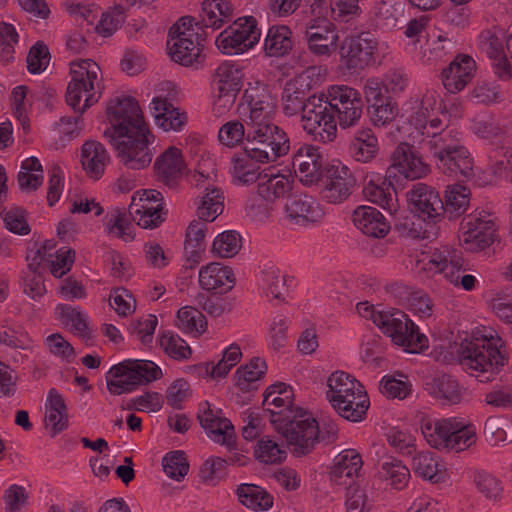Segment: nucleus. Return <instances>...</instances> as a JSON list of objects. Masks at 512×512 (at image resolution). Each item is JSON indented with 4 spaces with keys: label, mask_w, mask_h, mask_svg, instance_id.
<instances>
[{
    "label": "nucleus",
    "mask_w": 512,
    "mask_h": 512,
    "mask_svg": "<svg viewBox=\"0 0 512 512\" xmlns=\"http://www.w3.org/2000/svg\"><path fill=\"white\" fill-rule=\"evenodd\" d=\"M375 325L390 337L394 344L403 347L408 353H419L428 347L427 337L420 333L418 326L399 309L382 310Z\"/></svg>",
    "instance_id": "obj_8"
},
{
    "label": "nucleus",
    "mask_w": 512,
    "mask_h": 512,
    "mask_svg": "<svg viewBox=\"0 0 512 512\" xmlns=\"http://www.w3.org/2000/svg\"><path fill=\"white\" fill-rule=\"evenodd\" d=\"M327 386V399L330 404L335 402L344 403L345 397L351 395H358V393L364 391L362 384L354 377L343 371H336L332 373L328 380Z\"/></svg>",
    "instance_id": "obj_30"
},
{
    "label": "nucleus",
    "mask_w": 512,
    "mask_h": 512,
    "mask_svg": "<svg viewBox=\"0 0 512 512\" xmlns=\"http://www.w3.org/2000/svg\"><path fill=\"white\" fill-rule=\"evenodd\" d=\"M331 101L327 95L314 94L306 104L301 116L304 130L312 135L316 141L326 143L336 137L337 127L331 108Z\"/></svg>",
    "instance_id": "obj_9"
},
{
    "label": "nucleus",
    "mask_w": 512,
    "mask_h": 512,
    "mask_svg": "<svg viewBox=\"0 0 512 512\" xmlns=\"http://www.w3.org/2000/svg\"><path fill=\"white\" fill-rule=\"evenodd\" d=\"M239 501L254 511H265L272 507L273 496L255 484H241L237 488Z\"/></svg>",
    "instance_id": "obj_40"
},
{
    "label": "nucleus",
    "mask_w": 512,
    "mask_h": 512,
    "mask_svg": "<svg viewBox=\"0 0 512 512\" xmlns=\"http://www.w3.org/2000/svg\"><path fill=\"white\" fill-rule=\"evenodd\" d=\"M379 474L382 479L389 481L390 486L397 490L403 489L410 478L409 469L395 458H389L383 462Z\"/></svg>",
    "instance_id": "obj_47"
},
{
    "label": "nucleus",
    "mask_w": 512,
    "mask_h": 512,
    "mask_svg": "<svg viewBox=\"0 0 512 512\" xmlns=\"http://www.w3.org/2000/svg\"><path fill=\"white\" fill-rule=\"evenodd\" d=\"M450 423L451 429L449 428L440 442V449L446 448L459 452L475 442V432L471 426H465L456 419H450Z\"/></svg>",
    "instance_id": "obj_37"
},
{
    "label": "nucleus",
    "mask_w": 512,
    "mask_h": 512,
    "mask_svg": "<svg viewBox=\"0 0 512 512\" xmlns=\"http://www.w3.org/2000/svg\"><path fill=\"white\" fill-rule=\"evenodd\" d=\"M413 471L432 483L440 481L439 462L433 452H420L413 458Z\"/></svg>",
    "instance_id": "obj_48"
},
{
    "label": "nucleus",
    "mask_w": 512,
    "mask_h": 512,
    "mask_svg": "<svg viewBox=\"0 0 512 512\" xmlns=\"http://www.w3.org/2000/svg\"><path fill=\"white\" fill-rule=\"evenodd\" d=\"M160 346L163 348L164 352L174 360H187L192 354V350L185 340L170 331L162 333Z\"/></svg>",
    "instance_id": "obj_51"
},
{
    "label": "nucleus",
    "mask_w": 512,
    "mask_h": 512,
    "mask_svg": "<svg viewBox=\"0 0 512 512\" xmlns=\"http://www.w3.org/2000/svg\"><path fill=\"white\" fill-rule=\"evenodd\" d=\"M498 343H501V339L492 336L489 339L484 337L462 342L459 350L461 365L479 371L477 378L480 382L492 381L507 361L502 345Z\"/></svg>",
    "instance_id": "obj_2"
},
{
    "label": "nucleus",
    "mask_w": 512,
    "mask_h": 512,
    "mask_svg": "<svg viewBox=\"0 0 512 512\" xmlns=\"http://www.w3.org/2000/svg\"><path fill=\"white\" fill-rule=\"evenodd\" d=\"M474 482L479 492L489 500H497L502 492L499 480L485 471L476 472Z\"/></svg>",
    "instance_id": "obj_62"
},
{
    "label": "nucleus",
    "mask_w": 512,
    "mask_h": 512,
    "mask_svg": "<svg viewBox=\"0 0 512 512\" xmlns=\"http://www.w3.org/2000/svg\"><path fill=\"white\" fill-rule=\"evenodd\" d=\"M185 168L182 152L175 146L167 148L154 163L156 179L169 188L177 186Z\"/></svg>",
    "instance_id": "obj_20"
},
{
    "label": "nucleus",
    "mask_w": 512,
    "mask_h": 512,
    "mask_svg": "<svg viewBox=\"0 0 512 512\" xmlns=\"http://www.w3.org/2000/svg\"><path fill=\"white\" fill-rule=\"evenodd\" d=\"M163 196L156 190H143L139 198L132 197L129 214L144 229H154L165 220Z\"/></svg>",
    "instance_id": "obj_14"
},
{
    "label": "nucleus",
    "mask_w": 512,
    "mask_h": 512,
    "mask_svg": "<svg viewBox=\"0 0 512 512\" xmlns=\"http://www.w3.org/2000/svg\"><path fill=\"white\" fill-rule=\"evenodd\" d=\"M362 465L363 462L359 453L353 449L345 450L330 473L331 480L337 485L352 484L353 476H358Z\"/></svg>",
    "instance_id": "obj_33"
},
{
    "label": "nucleus",
    "mask_w": 512,
    "mask_h": 512,
    "mask_svg": "<svg viewBox=\"0 0 512 512\" xmlns=\"http://www.w3.org/2000/svg\"><path fill=\"white\" fill-rule=\"evenodd\" d=\"M247 129L243 151L258 162H274L290 150L286 132L274 122Z\"/></svg>",
    "instance_id": "obj_6"
},
{
    "label": "nucleus",
    "mask_w": 512,
    "mask_h": 512,
    "mask_svg": "<svg viewBox=\"0 0 512 512\" xmlns=\"http://www.w3.org/2000/svg\"><path fill=\"white\" fill-rule=\"evenodd\" d=\"M436 164L438 169L450 177L468 180L473 176V159L462 145L441 156Z\"/></svg>",
    "instance_id": "obj_26"
},
{
    "label": "nucleus",
    "mask_w": 512,
    "mask_h": 512,
    "mask_svg": "<svg viewBox=\"0 0 512 512\" xmlns=\"http://www.w3.org/2000/svg\"><path fill=\"white\" fill-rule=\"evenodd\" d=\"M100 67L92 59H82L70 63L71 81L66 90V102L75 111L83 114L98 102L101 93L96 96L94 82L98 78Z\"/></svg>",
    "instance_id": "obj_7"
},
{
    "label": "nucleus",
    "mask_w": 512,
    "mask_h": 512,
    "mask_svg": "<svg viewBox=\"0 0 512 512\" xmlns=\"http://www.w3.org/2000/svg\"><path fill=\"white\" fill-rule=\"evenodd\" d=\"M271 423L285 438L290 453L295 457L310 454L318 443L317 420L306 416L302 408L296 407L292 417L272 419Z\"/></svg>",
    "instance_id": "obj_3"
},
{
    "label": "nucleus",
    "mask_w": 512,
    "mask_h": 512,
    "mask_svg": "<svg viewBox=\"0 0 512 512\" xmlns=\"http://www.w3.org/2000/svg\"><path fill=\"white\" fill-rule=\"evenodd\" d=\"M411 204V211L417 214L424 222L436 224L445 215L444 201L435 189L423 183L413 185L407 193Z\"/></svg>",
    "instance_id": "obj_15"
},
{
    "label": "nucleus",
    "mask_w": 512,
    "mask_h": 512,
    "mask_svg": "<svg viewBox=\"0 0 512 512\" xmlns=\"http://www.w3.org/2000/svg\"><path fill=\"white\" fill-rule=\"evenodd\" d=\"M258 161L250 157L247 152H243L242 155L233 158V178L242 185H249L257 182L262 177V173L259 171L260 167Z\"/></svg>",
    "instance_id": "obj_44"
},
{
    "label": "nucleus",
    "mask_w": 512,
    "mask_h": 512,
    "mask_svg": "<svg viewBox=\"0 0 512 512\" xmlns=\"http://www.w3.org/2000/svg\"><path fill=\"white\" fill-rule=\"evenodd\" d=\"M178 327L187 333L202 334L207 327L205 316L197 308L182 307L177 312Z\"/></svg>",
    "instance_id": "obj_50"
},
{
    "label": "nucleus",
    "mask_w": 512,
    "mask_h": 512,
    "mask_svg": "<svg viewBox=\"0 0 512 512\" xmlns=\"http://www.w3.org/2000/svg\"><path fill=\"white\" fill-rule=\"evenodd\" d=\"M110 157L97 141H86L81 149V163L90 178L98 180L104 173Z\"/></svg>",
    "instance_id": "obj_29"
},
{
    "label": "nucleus",
    "mask_w": 512,
    "mask_h": 512,
    "mask_svg": "<svg viewBox=\"0 0 512 512\" xmlns=\"http://www.w3.org/2000/svg\"><path fill=\"white\" fill-rule=\"evenodd\" d=\"M426 390L436 399L448 404H457L462 399L461 388L451 375L442 374L426 382Z\"/></svg>",
    "instance_id": "obj_34"
},
{
    "label": "nucleus",
    "mask_w": 512,
    "mask_h": 512,
    "mask_svg": "<svg viewBox=\"0 0 512 512\" xmlns=\"http://www.w3.org/2000/svg\"><path fill=\"white\" fill-rule=\"evenodd\" d=\"M234 16V7L227 0H204L202 3L201 20L195 19L198 30L211 28L215 31L224 23L230 22Z\"/></svg>",
    "instance_id": "obj_27"
},
{
    "label": "nucleus",
    "mask_w": 512,
    "mask_h": 512,
    "mask_svg": "<svg viewBox=\"0 0 512 512\" xmlns=\"http://www.w3.org/2000/svg\"><path fill=\"white\" fill-rule=\"evenodd\" d=\"M18 42V34L12 24L0 23V60L8 63L13 59L14 45Z\"/></svg>",
    "instance_id": "obj_59"
},
{
    "label": "nucleus",
    "mask_w": 512,
    "mask_h": 512,
    "mask_svg": "<svg viewBox=\"0 0 512 512\" xmlns=\"http://www.w3.org/2000/svg\"><path fill=\"white\" fill-rule=\"evenodd\" d=\"M378 42L369 32L346 37L339 46L340 62L348 71L363 70L375 62Z\"/></svg>",
    "instance_id": "obj_11"
},
{
    "label": "nucleus",
    "mask_w": 512,
    "mask_h": 512,
    "mask_svg": "<svg viewBox=\"0 0 512 512\" xmlns=\"http://www.w3.org/2000/svg\"><path fill=\"white\" fill-rule=\"evenodd\" d=\"M463 243L470 244L471 250H483L489 247L495 239V224L491 219L481 216H468L461 222Z\"/></svg>",
    "instance_id": "obj_21"
},
{
    "label": "nucleus",
    "mask_w": 512,
    "mask_h": 512,
    "mask_svg": "<svg viewBox=\"0 0 512 512\" xmlns=\"http://www.w3.org/2000/svg\"><path fill=\"white\" fill-rule=\"evenodd\" d=\"M124 22V8L116 5L111 12L102 14L101 19L95 26V31L103 36H111L118 27Z\"/></svg>",
    "instance_id": "obj_58"
},
{
    "label": "nucleus",
    "mask_w": 512,
    "mask_h": 512,
    "mask_svg": "<svg viewBox=\"0 0 512 512\" xmlns=\"http://www.w3.org/2000/svg\"><path fill=\"white\" fill-rule=\"evenodd\" d=\"M387 178L399 173L406 179L415 180L426 176L429 166L422 160L416 148L408 143H400L392 152Z\"/></svg>",
    "instance_id": "obj_16"
},
{
    "label": "nucleus",
    "mask_w": 512,
    "mask_h": 512,
    "mask_svg": "<svg viewBox=\"0 0 512 512\" xmlns=\"http://www.w3.org/2000/svg\"><path fill=\"white\" fill-rule=\"evenodd\" d=\"M327 99L331 101V110L342 128L357 124L362 115L363 102L360 93L346 85H334L327 90Z\"/></svg>",
    "instance_id": "obj_13"
},
{
    "label": "nucleus",
    "mask_w": 512,
    "mask_h": 512,
    "mask_svg": "<svg viewBox=\"0 0 512 512\" xmlns=\"http://www.w3.org/2000/svg\"><path fill=\"white\" fill-rule=\"evenodd\" d=\"M195 18L191 16L181 17L169 30L170 40L168 41V50L171 59L183 66H192L200 64L204 55H202L203 41L206 31H194Z\"/></svg>",
    "instance_id": "obj_4"
},
{
    "label": "nucleus",
    "mask_w": 512,
    "mask_h": 512,
    "mask_svg": "<svg viewBox=\"0 0 512 512\" xmlns=\"http://www.w3.org/2000/svg\"><path fill=\"white\" fill-rule=\"evenodd\" d=\"M304 37L309 51L314 55L329 56L337 48L338 34L326 19L314 20L305 28Z\"/></svg>",
    "instance_id": "obj_19"
},
{
    "label": "nucleus",
    "mask_w": 512,
    "mask_h": 512,
    "mask_svg": "<svg viewBox=\"0 0 512 512\" xmlns=\"http://www.w3.org/2000/svg\"><path fill=\"white\" fill-rule=\"evenodd\" d=\"M292 189V182L284 175H268L264 173L257 183V194L271 205L284 197Z\"/></svg>",
    "instance_id": "obj_35"
},
{
    "label": "nucleus",
    "mask_w": 512,
    "mask_h": 512,
    "mask_svg": "<svg viewBox=\"0 0 512 512\" xmlns=\"http://www.w3.org/2000/svg\"><path fill=\"white\" fill-rule=\"evenodd\" d=\"M113 379H107L106 385L112 395H122L136 390L162 377V370L149 360L126 359L108 372Z\"/></svg>",
    "instance_id": "obj_5"
},
{
    "label": "nucleus",
    "mask_w": 512,
    "mask_h": 512,
    "mask_svg": "<svg viewBox=\"0 0 512 512\" xmlns=\"http://www.w3.org/2000/svg\"><path fill=\"white\" fill-rule=\"evenodd\" d=\"M242 71L230 63H222L215 71L214 85L218 92L238 95L242 87Z\"/></svg>",
    "instance_id": "obj_41"
},
{
    "label": "nucleus",
    "mask_w": 512,
    "mask_h": 512,
    "mask_svg": "<svg viewBox=\"0 0 512 512\" xmlns=\"http://www.w3.org/2000/svg\"><path fill=\"white\" fill-rule=\"evenodd\" d=\"M470 200V190L462 185H448L445 191L444 208L448 218L460 217L467 209Z\"/></svg>",
    "instance_id": "obj_42"
},
{
    "label": "nucleus",
    "mask_w": 512,
    "mask_h": 512,
    "mask_svg": "<svg viewBox=\"0 0 512 512\" xmlns=\"http://www.w3.org/2000/svg\"><path fill=\"white\" fill-rule=\"evenodd\" d=\"M241 248V237L235 231H226L218 235L212 245V252L221 258L236 255Z\"/></svg>",
    "instance_id": "obj_54"
},
{
    "label": "nucleus",
    "mask_w": 512,
    "mask_h": 512,
    "mask_svg": "<svg viewBox=\"0 0 512 512\" xmlns=\"http://www.w3.org/2000/svg\"><path fill=\"white\" fill-rule=\"evenodd\" d=\"M429 150L437 160L446 153L460 146L453 130L442 129L440 132H431V139L427 142Z\"/></svg>",
    "instance_id": "obj_49"
},
{
    "label": "nucleus",
    "mask_w": 512,
    "mask_h": 512,
    "mask_svg": "<svg viewBox=\"0 0 512 512\" xmlns=\"http://www.w3.org/2000/svg\"><path fill=\"white\" fill-rule=\"evenodd\" d=\"M50 60L49 49L42 41L36 42L27 55V69L32 74H38L46 69Z\"/></svg>",
    "instance_id": "obj_60"
},
{
    "label": "nucleus",
    "mask_w": 512,
    "mask_h": 512,
    "mask_svg": "<svg viewBox=\"0 0 512 512\" xmlns=\"http://www.w3.org/2000/svg\"><path fill=\"white\" fill-rule=\"evenodd\" d=\"M261 32L252 16L238 18L216 38L215 44L224 54H242L260 39Z\"/></svg>",
    "instance_id": "obj_10"
},
{
    "label": "nucleus",
    "mask_w": 512,
    "mask_h": 512,
    "mask_svg": "<svg viewBox=\"0 0 512 512\" xmlns=\"http://www.w3.org/2000/svg\"><path fill=\"white\" fill-rule=\"evenodd\" d=\"M476 63L472 57L460 54L441 73L442 83L450 93L460 92L474 77Z\"/></svg>",
    "instance_id": "obj_22"
},
{
    "label": "nucleus",
    "mask_w": 512,
    "mask_h": 512,
    "mask_svg": "<svg viewBox=\"0 0 512 512\" xmlns=\"http://www.w3.org/2000/svg\"><path fill=\"white\" fill-rule=\"evenodd\" d=\"M246 124L243 121H229L222 125L219 130V141L227 147H234L240 142L244 143L247 138Z\"/></svg>",
    "instance_id": "obj_55"
},
{
    "label": "nucleus",
    "mask_w": 512,
    "mask_h": 512,
    "mask_svg": "<svg viewBox=\"0 0 512 512\" xmlns=\"http://www.w3.org/2000/svg\"><path fill=\"white\" fill-rule=\"evenodd\" d=\"M199 285L206 291L225 294L234 287L235 276L230 267L213 262L200 269Z\"/></svg>",
    "instance_id": "obj_25"
},
{
    "label": "nucleus",
    "mask_w": 512,
    "mask_h": 512,
    "mask_svg": "<svg viewBox=\"0 0 512 512\" xmlns=\"http://www.w3.org/2000/svg\"><path fill=\"white\" fill-rule=\"evenodd\" d=\"M321 198L331 204L345 201L356 185V179L350 169L341 162L326 164L321 176Z\"/></svg>",
    "instance_id": "obj_12"
},
{
    "label": "nucleus",
    "mask_w": 512,
    "mask_h": 512,
    "mask_svg": "<svg viewBox=\"0 0 512 512\" xmlns=\"http://www.w3.org/2000/svg\"><path fill=\"white\" fill-rule=\"evenodd\" d=\"M254 456L257 460L265 464L280 463L286 458V451L268 438L260 439L254 449Z\"/></svg>",
    "instance_id": "obj_53"
},
{
    "label": "nucleus",
    "mask_w": 512,
    "mask_h": 512,
    "mask_svg": "<svg viewBox=\"0 0 512 512\" xmlns=\"http://www.w3.org/2000/svg\"><path fill=\"white\" fill-rule=\"evenodd\" d=\"M325 166L319 148L310 144H302L292 156V167L295 175L304 185L318 183L324 173Z\"/></svg>",
    "instance_id": "obj_17"
},
{
    "label": "nucleus",
    "mask_w": 512,
    "mask_h": 512,
    "mask_svg": "<svg viewBox=\"0 0 512 512\" xmlns=\"http://www.w3.org/2000/svg\"><path fill=\"white\" fill-rule=\"evenodd\" d=\"M45 423L51 428V436H55L68 427V409L62 395L54 388L47 397Z\"/></svg>",
    "instance_id": "obj_31"
},
{
    "label": "nucleus",
    "mask_w": 512,
    "mask_h": 512,
    "mask_svg": "<svg viewBox=\"0 0 512 512\" xmlns=\"http://www.w3.org/2000/svg\"><path fill=\"white\" fill-rule=\"evenodd\" d=\"M380 392L387 398L404 399L411 391L408 381L397 379L395 376H384L379 386Z\"/></svg>",
    "instance_id": "obj_61"
},
{
    "label": "nucleus",
    "mask_w": 512,
    "mask_h": 512,
    "mask_svg": "<svg viewBox=\"0 0 512 512\" xmlns=\"http://www.w3.org/2000/svg\"><path fill=\"white\" fill-rule=\"evenodd\" d=\"M203 405L205 406L203 412L197 415L201 427L215 442L231 447L235 438L234 426L231 421L215 415L208 401H205Z\"/></svg>",
    "instance_id": "obj_24"
},
{
    "label": "nucleus",
    "mask_w": 512,
    "mask_h": 512,
    "mask_svg": "<svg viewBox=\"0 0 512 512\" xmlns=\"http://www.w3.org/2000/svg\"><path fill=\"white\" fill-rule=\"evenodd\" d=\"M266 105L276 107L274 98L272 97L268 87L257 82L254 86L249 85L245 89L242 101L238 106V110H245L251 108H266Z\"/></svg>",
    "instance_id": "obj_46"
},
{
    "label": "nucleus",
    "mask_w": 512,
    "mask_h": 512,
    "mask_svg": "<svg viewBox=\"0 0 512 512\" xmlns=\"http://www.w3.org/2000/svg\"><path fill=\"white\" fill-rule=\"evenodd\" d=\"M342 401L344 403L331 404L340 417L352 422H360L365 418L369 408V398L365 391L345 397Z\"/></svg>",
    "instance_id": "obj_38"
},
{
    "label": "nucleus",
    "mask_w": 512,
    "mask_h": 512,
    "mask_svg": "<svg viewBox=\"0 0 512 512\" xmlns=\"http://www.w3.org/2000/svg\"><path fill=\"white\" fill-rule=\"evenodd\" d=\"M166 475L174 480H182L188 473L189 463L184 451L176 450L167 453L162 460Z\"/></svg>",
    "instance_id": "obj_52"
},
{
    "label": "nucleus",
    "mask_w": 512,
    "mask_h": 512,
    "mask_svg": "<svg viewBox=\"0 0 512 512\" xmlns=\"http://www.w3.org/2000/svg\"><path fill=\"white\" fill-rule=\"evenodd\" d=\"M312 86L309 76L299 75L286 82L282 91L283 113L286 116L303 114L308 101L312 99Z\"/></svg>",
    "instance_id": "obj_18"
},
{
    "label": "nucleus",
    "mask_w": 512,
    "mask_h": 512,
    "mask_svg": "<svg viewBox=\"0 0 512 512\" xmlns=\"http://www.w3.org/2000/svg\"><path fill=\"white\" fill-rule=\"evenodd\" d=\"M354 225L365 235L373 238H383L390 230L380 211L370 206H360L352 214Z\"/></svg>",
    "instance_id": "obj_28"
},
{
    "label": "nucleus",
    "mask_w": 512,
    "mask_h": 512,
    "mask_svg": "<svg viewBox=\"0 0 512 512\" xmlns=\"http://www.w3.org/2000/svg\"><path fill=\"white\" fill-rule=\"evenodd\" d=\"M153 115L156 124L164 131L181 130L187 121L186 113L180 112L166 98L152 100Z\"/></svg>",
    "instance_id": "obj_32"
},
{
    "label": "nucleus",
    "mask_w": 512,
    "mask_h": 512,
    "mask_svg": "<svg viewBox=\"0 0 512 512\" xmlns=\"http://www.w3.org/2000/svg\"><path fill=\"white\" fill-rule=\"evenodd\" d=\"M284 211L286 219L293 225L313 223L320 217L316 201L306 194L288 195Z\"/></svg>",
    "instance_id": "obj_23"
},
{
    "label": "nucleus",
    "mask_w": 512,
    "mask_h": 512,
    "mask_svg": "<svg viewBox=\"0 0 512 512\" xmlns=\"http://www.w3.org/2000/svg\"><path fill=\"white\" fill-rule=\"evenodd\" d=\"M224 196L220 188L211 184L204 186V192L197 207L200 220L214 221L224 209Z\"/></svg>",
    "instance_id": "obj_36"
},
{
    "label": "nucleus",
    "mask_w": 512,
    "mask_h": 512,
    "mask_svg": "<svg viewBox=\"0 0 512 512\" xmlns=\"http://www.w3.org/2000/svg\"><path fill=\"white\" fill-rule=\"evenodd\" d=\"M267 366L264 360L254 357L249 363L240 366L235 372V385L243 392L256 389L252 385L261 379L266 372Z\"/></svg>",
    "instance_id": "obj_43"
},
{
    "label": "nucleus",
    "mask_w": 512,
    "mask_h": 512,
    "mask_svg": "<svg viewBox=\"0 0 512 512\" xmlns=\"http://www.w3.org/2000/svg\"><path fill=\"white\" fill-rule=\"evenodd\" d=\"M241 120L246 124V129L274 122L276 107L266 105V108H251L238 110Z\"/></svg>",
    "instance_id": "obj_56"
},
{
    "label": "nucleus",
    "mask_w": 512,
    "mask_h": 512,
    "mask_svg": "<svg viewBox=\"0 0 512 512\" xmlns=\"http://www.w3.org/2000/svg\"><path fill=\"white\" fill-rule=\"evenodd\" d=\"M111 127L104 137L117 151L121 163L132 170L147 167L153 158L150 133L137 100L133 97L111 99L107 104Z\"/></svg>",
    "instance_id": "obj_1"
},
{
    "label": "nucleus",
    "mask_w": 512,
    "mask_h": 512,
    "mask_svg": "<svg viewBox=\"0 0 512 512\" xmlns=\"http://www.w3.org/2000/svg\"><path fill=\"white\" fill-rule=\"evenodd\" d=\"M449 428L451 429L450 419L437 420L434 423L427 421L421 425L424 437L432 447L437 449H440V442Z\"/></svg>",
    "instance_id": "obj_63"
},
{
    "label": "nucleus",
    "mask_w": 512,
    "mask_h": 512,
    "mask_svg": "<svg viewBox=\"0 0 512 512\" xmlns=\"http://www.w3.org/2000/svg\"><path fill=\"white\" fill-rule=\"evenodd\" d=\"M349 150L356 161L369 162L378 154V140L371 129L359 130L351 141Z\"/></svg>",
    "instance_id": "obj_39"
},
{
    "label": "nucleus",
    "mask_w": 512,
    "mask_h": 512,
    "mask_svg": "<svg viewBox=\"0 0 512 512\" xmlns=\"http://www.w3.org/2000/svg\"><path fill=\"white\" fill-rule=\"evenodd\" d=\"M484 402L494 408L512 409V386L495 385L484 395Z\"/></svg>",
    "instance_id": "obj_64"
},
{
    "label": "nucleus",
    "mask_w": 512,
    "mask_h": 512,
    "mask_svg": "<svg viewBox=\"0 0 512 512\" xmlns=\"http://www.w3.org/2000/svg\"><path fill=\"white\" fill-rule=\"evenodd\" d=\"M291 31L286 26H273L269 28L265 41L264 51L268 56L279 57L285 55L292 48Z\"/></svg>",
    "instance_id": "obj_45"
},
{
    "label": "nucleus",
    "mask_w": 512,
    "mask_h": 512,
    "mask_svg": "<svg viewBox=\"0 0 512 512\" xmlns=\"http://www.w3.org/2000/svg\"><path fill=\"white\" fill-rule=\"evenodd\" d=\"M368 114L375 126H384L393 121L398 115V106L392 98L368 107Z\"/></svg>",
    "instance_id": "obj_57"
}]
</instances>
